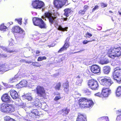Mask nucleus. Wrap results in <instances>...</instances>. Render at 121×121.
I'll list each match as a JSON object with an SVG mask.
<instances>
[{"label": "nucleus", "mask_w": 121, "mask_h": 121, "mask_svg": "<svg viewBox=\"0 0 121 121\" xmlns=\"http://www.w3.org/2000/svg\"><path fill=\"white\" fill-rule=\"evenodd\" d=\"M113 83L112 80L109 77H106L101 80V84L106 87H104L102 90V94L103 98L107 97L111 93V91L108 88Z\"/></svg>", "instance_id": "nucleus-1"}, {"label": "nucleus", "mask_w": 121, "mask_h": 121, "mask_svg": "<svg viewBox=\"0 0 121 121\" xmlns=\"http://www.w3.org/2000/svg\"><path fill=\"white\" fill-rule=\"evenodd\" d=\"M107 55L110 58L114 59L121 56V47H111L108 51Z\"/></svg>", "instance_id": "nucleus-2"}, {"label": "nucleus", "mask_w": 121, "mask_h": 121, "mask_svg": "<svg viewBox=\"0 0 121 121\" xmlns=\"http://www.w3.org/2000/svg\"><path fill=\"white\" fill-rule=\"evenodd\" d=\"M78 103L79 107L82 108H90L94 104L92 99L85 97L81 98L78 100Z\"/></svg>", "instance_id": "nucleus-3"}, {"label": "nucleus", "mask_w": 121, "mask_h": 121, "mask_svg": "<svg viewBox=\"0 0 121 121\" xmlns=\"http://www.w3.org/2000/svg\"><path fill=\"white\" fill-rule=\"evenodd\" d=\"M0 110L3 113H11L15 111V107L12 104L3 103L1 105Z\"/></svg>", "instance_id": "nucleus-4"}, {"label": "nucleus", "mask_w": 121, "mask_h": 121, "mask_svg": "<svg viewBox=\"0 0 121 121\" xmlns=\"http://www.w3.org/2000/svg\"><path fill=\"white\" fill-rule=\"evenodd\" d=\"M12 32L13 33H18V36L16 35V39L23 38L25 35V31L20 27L19 26H14L12 29Z\"/></svg>", "instance_id": "nucleus-5"}, {"label": "nucleus", "mask_w": 121, "mask_h": 121, "mask_svg": "<svg viewBox=\"0 0 121 121\" xmlns=\"http://www.w3.org/2000/svg\"><path fill=\"white\" fill-rule=\"evenodd\" d=\"M33 22L34 25L38 26L41 29H46L47 26L42 19L38 17H34L33 19Z\"/></svg>", "instance_id": "nucleus-6"}, {"label": "nucleus", "mask_w": 121, "mask_h": 121, "mask_svg": "<svg viewBox=\"0 0 121 121\" xmlns=\"http://www.w3.org/2000/svg\"><path fill=\"white\" fill-rule=\"evenodd\" d=\"M112 76L114 79L120 83L121 81V69L117 67L114 69V71L112 73Z\"/></svg>", "instance_id": "nucleus-7"}, {"label": "nucleus", "mask_w": 121, "mask_h": 121, "mask_svg": "<svg viewBox=\"0 0 121 121\" xmlns=\"http://www.w3.org/2000/svg\"><path fill=\"white\" fill-rule=\"evenodd\" d=\"M35 92L37 95L39 97L44 98L46 96L45 90L43 86L40 85L37 86Z\"/></svg>", "instance_id": "nucleus-8"}, {"label": "nucleus", "mask_w": 121, "mask_h": 121, "mask_svg": "<svg viewBox=\"0 0 121 121\" xmlns=\"http://www.w3.org/2000/svg\"><path fill=\"white\" fill-rule=\"evenodd\" d=\"M32 5L34 9H40L45 6L44 3L40 0H35L32 2Z\"/></svg>", "instance_id": "nucleus-9"}, {"label": "nucleus", "mask_w": 121, "mask_h": 121, "mask_svg": "<svg viewBox=\"0 0 121 121\" xmlns=\"http://www.w3.org/2000/svg\"><path fill=\"white\" fill-rule=\"evenodd\" d=\"M88 85L92 90H97L99 86L98 83L97 81L94 79H91L88 81Z\"/></svg>", "instance_id": "nucleus-10"}, {"label": "nucleus", "mask_w": 121, "mask_h": 121, "mask_svg": "<svg viewBox=\"0 0 121 121\" xmlns=\"http://www.w3.org/2000/svg\"><path fill=\"white\" fill-rule=\"evenodd\" d=\"M67 0H54L53 4L57 9L61 8L66 3Z\"/></svg>", "instance_id": "nucleus-11"}, {"label": "nucleus", "mask_w": 121, "mask_h": 121, "mask_svg": "<svg viewBox=\"0 0 121 121\" xmlns=\"http://www.w3.org/2000/svg\"><path fill=\"white\" fill-rule=\"evenodd\" d=\"M70 39V37H67L62 47L58 51V53H61L64 50H66L70 46V43L69 40Z\"/></svg>", "instance_id": "nucleus-12"}, {"label": "nucleus", "mask_w": 121, "mask_h": 121, "mask_svg": "<svg viewBox=\"0 0 121 121\" xmlns=\"http://www.w3.org/2000/svg\"><path fill=\"white\" fill-rule=\"evenodd\" d=\"M90 70L91 72L95 74H97L100 73L101 72V68L99 65H93L91 67Z\"/></svg>", "instance_id": "nucleus-13"}, {"label": "nucleus", "mask_w": 121, "mask_h": 121, "mask_svg": "<svg viewBox=\"0 0 121 121\" xmlns=\"http://www.w3.org/2000/svg\"><path fill=\"white\" fill-rule=\"evenodd\" d=\"M1 99L3 102L6 103H10L11 100V98L7 93L4 94L2 95Z\"/></svg>", "instance_id": "nucleus-14"}, {"label": "nucleus", "mask_w": 121, "mask_h": 121, "mask_svg": "<svg viewBox=\"0 0 121 121\" xmlns=\"http://www.w3.org/2000/svg\"><path fill=\"white\" fill-rule=\"evenodd\" d=\"M76 121H87L86 117L85 114L79 113L78 114Z\"/></svg>", "instance_id": "nucleus-15"}, {"label": "nucleus", "mask_w": 121, "mask_h": 121, "mask_svg": "<svg viewBox=\"0 0 121 121\" xmlns=\"http://www.w3.org/2000/svg\"><path fill=\"white\" fill-rule=\"evenodd\" d=\"M27 82L25 80H23L20 82L19 83L16 85V86L17 88H20L23 87H26L27 85Z\"/></svg>", "instance_id": "nucleus-16"}, {"label": "nucleus", "mask_w": 121, "mask_h": 121, "mask_svg": "<svg viewBox=\"0 0 121 121\" xmlns=\"http://www.w3.org/2000/svg\"><path fill=\"white\" fill-rule=\"evenodd\" d=\"M10 95L11 97L13 99H16L18 98V94L15 90L12 89L10 90Z\"/></svg>", "instance_id": "nucleus-17"}, {"label": "nucleus", "mask_w": 121, "mask_h": 121, "mask_svg": "<svg viewBox=\"0 0 121 121\" xmlns=\"http://www.w3.org/2000/svg\"><path fill=\"white\" fill-rule=\"evenodd\" d=\"M70 111V109L67 107L60 110L59 112L63 116H64L68 115Z\"/></svg>", "instance_id": "nucleus-18"}, {"label": "nucleus", "mask_w": 121, "mask_h": 121, "mask_svg": "<svg viewBox=\"0 0 121 121\" xmlns=\"http://www.w3.org/2000/svg\"><path fill=\"white\" fill-rule=\"evenodd\" d=\"M63 86L64 88L63 90L65 92H68L69 91V82L68 80L64 83L63 84Z\"/></svg>", "instance_id": "nucleus-19"}, {"label": "nucleus", "mask_w": 121, "mask_h": 121, "mask_svg": "<svg viewBox=\"0 0 121 121\" xmlns=\"http://www.w3.org/2000/svg\"><path fill=\"white\" fill-rule=\"evenodd\" d=\"M64 11L65 13H64V15L66 17H68L69 14H71V13L73 12L71 9L69 8H67L64 10Z\"/></svg>", "instance_id": "nucleus-20"}, {"label": "nucleus", "mask_w": 121, "mask_h": 121, "mask_svg": "<svg viewBox=\"0 0 121 121\" xmlns=\"http://www.w3.org/2000/svg\"><path fill=\"white\" fill-rule=\"evenodd\" d=\"M40 104V102L36 100L33 103H30V105L29 106V108H35L36 106H39V104Z\"/></svg>", "instance_id": "nucleus-21"}, {"label": "nucleus", "mask_w": 121, "mask_h": 121, "mask_svg": "<svg viewBox=\"0 0 121 121\" xmlns=\"http://www.w3.org/2000/svg\"><path fill=\"white\" fill-rule=\"evenodd\" d=\"M7 69L6 67V65L4 64H0V74L3 73L6 71V69Z\"/></svg>", "instance_id": "nucleus-22"}, {"label": "nucleus", "mask_w": 121, "mask_h": 121, "mask_svg": "<svg viewBox=\"0 0 121 121\" xmlns=\"http://www.w3.org/2000/svg\"><path fill=\"white\" fill-rule=\"evenodd\" d=\"M110 70L111 68L109 66H105L103 68V72L105 74H108L110 72Z\"/></svg>", "instance_id": "nucleus-23"}, {"label": "nucleus", "mask_w": 121, "mask_h": 121, "mask_svg": "<svg viewBox=\"0 0 121 121\" xmlns=\"http://www.w3.org/2000/svg\"><path fill=\"white\" fill-rule=\"evenodd\" d=\"M33 113L35 114L36 115L40 117L41 115L43 114L42 113L41 111H39L36 109H32L31 111Z\"/></svg>", "instance_id": "nucleus-24"}, {"label": "nucleus", "mask_w": 121, "mask_h": 121, "mask_svg": "<svg viewBox=\"0 0 121 121\" xmlns=\"http://www.w3.org/2000/svg\"><path fill=\"white\" fill-rule=\"evenodd\" d=\"M1 48L4 51L6 52H7L11 53L12 52H16V49H15V48H13V49L11 50H8L7 48L3 46H1Z\"/></svg>", "instance_id": "nucleus-25"}, {"label": "nucleus", "mask_w": 121, "mask_h": 121, "mask_svg": "<svg viewBox=\"0 0 121 121\" xmlns=\"http://www.w3.org/2000/svg\"><path fill=\"white\" fill-rule=\"evenodd\" d=\"M116 94L117 96L119 97L121 95V86H118L117 88Z\"/></svg>", "instance_id": "nucleus-26"}, {"label": "nucleus", "mask_w": 121, "mask_h": 121, "mask_svg": "<svg viewBox=\"0 0 121 121\" xmlns=\"http://www.w3.org/2000/svg\"><path fill=\"white\" fill-rule=\"evenodd\" d=\"M8 28L6 26L4 25V24H2L0 25V30L1 31H5Z\"/></svg>", "instance_id": "nucleus-27"}, {"label": "nucleus", "mask_w": 121, "mask_h": 121, "mask_svg": "<svg viewBox=\"0 0 121 121\" xmlns=\"http://www.w3.org/2000/svg\"><path fill=\"white\" fill-rule=\"evenodd\" d=\"M61 86V83L60 82H59L56 84L55 88L56 90L59 91L60 90Z\"/></svg>", "instance_id": "nucleus-28"}, {"label": "nucleus", "mask_w": 121, "mask_h": 121, "mask_svg": "<svg viewBox=\"0 0 121 121\" xmlns=\"http://www.w3.org/2000/svg\"><path fill=\"white\" fill-rule=\"evenodd\" d=\"M84 93L86 95H89L91 94V91L89 89H86L84 90Z\"/></svg>", "instance_id": "nucleus-29"}, {"label": "nucleus", "mask_w": 121, "mask_h": 121, "mask_svg": "<svg viewBox=\"0 0 121 121\" xmlns=\"http://www.w3.org/2000/svg\"><path fill=\"white\" fill-rule=\"evenodd\" d=\"M99 121H109L108 117H101L99 119Z\"/></svg>", "instance_id": "nucleus-30"}, {"label": "nucleus", "mask_w": 121, "mask_h": 121, "mask_svg": "<svg viewBox=\"0 0 121 121\" xmlns=\"http://www.w3.org/2000/svg\"><path fill=\"white\" fill-rule=\"evenodd\" d=\"M68 28L67 27H65L64 28H63L61 26H59L58 28V30H59L64 31H67V29Z\"/></svg>", "instance_id": "nucleus-31"}, {"label": "nucleus", "mask_w": 121, "mask_h": 121, "mask_svg": "<svg viewBox=\"0 0 121 121\" xmlns=\"http://www.w3.org/2000/svg\"><path fill=\"white\" fill-rule=\"evenodd\" d=\"M4 120L6 121H16L14 119L10 118L9 116H6L4 117Z\"/></svg>", "instance_id": "nucleus-32"}, {"label": "nucleus", "mask_w": 121, "mask_h": 121, "mask_svg": "<svg viewBox=\"0 0 121 121\" xmlns=\"http://www.w3.org/2000/svg\"><path fill=\"white\" fill-rule=\"evenodd\" d=\"M29 117H30L31 118L34 119L37 117L38 116L36 115L35 114L33 113L31 111L30 113L29 114Z\"/></svg>", "instance_id": "nucleus-33"}, {"label": "nucleus", "mask_w": 121, "mask_h": 121, "mask_svg": "<svg viewBox=\"0 0 121 121\" xmlns=\"http://www.w3.org/2000/svg\"><path fill=\"white\" fill-rule=\"evenodd\" d=\"M32 65L36 67H38L41 66V65L39 63L37 62H32Z\"/></svg>", "instance_id": "nucleus-34"}, {"label": "nucleus", "mask_w": 121, "mask_h": 121, "mask_svg": "<svg viewBox=\"0 0 121 121\" xmlns=\"http://www.w3.org/2000/svg\"><path fill=\"white\" fill-rule=\"evenodd\" d=\"M44 15L48 19L52 16V14L50 12H47L45 13Z\"/></svg>", "instance_id": "nucleus-35"}, {"label": "nucleus", "mask_w": 121, "mask_h": 121, "mask_svg": "<svg viewBox=\"0 0 121 121\" xmlns=\"http://www.w3.org/2000/svg\"><path fill=\"white\" fill-rule=\"evenodd\" d=\"M56 18V17L52 16L48 19L49 22H50L52 24L53 23L54 20Z\"/></svg>", "instance_id": "nucleus-36"}, {"label": "nucleus", "mask_w": 121, "mask_h": 121, "mask_svg": "<svg viewBox=\"0 0 121 121\" xmlns=\"http://www.w3.org/2000/svg\"><path fill=\"white\" fill-rule=\"evenodd\" d=\"M47 59V57L45 56H39L38 59L37 61H41L43 60H45Z\"/></svg>", "instance_id": "nucleus-37"}, {"label": "nucleus", "mask_w": 121, "mask_h": 121, "mask_svg": "<svg viewBox=\"0 0 121 121\" xmlns=\"http://www.w3.org/2000/svg\"><path fill=\"white\" fill-rule=\"evenodd\" d=\"M95 41V39H93L89 41H87V40H85L83 41L82 43L84 44H85L88 42H91L93 41Z\"/></svg>", "instance_id": "nucleus-38"}, {"label": "nucleus", "mask_w": 121, "mask_h": 121, "mask_svg": "<svg viewBox=\"0 0 121 121\" xmlns=\"http://www.w3.org/2000/svg\"><path fill=\"white\" fill-rule=\"evenodd\" d=\"M95 96H98L100 97H102V98H103V95L102 94V91L101 93L99 92L96 93L95 94Z\"/></svg>", "instance_id": "nucleus-39"}, {"label": "nucleus", "mask_w": 121, "mask_h": 121, "mask_svg": "<svg viewBox=\"0 0 121 121\" xmlns=\"http://www.w3.org/2000/svg\"><path fill=\"white\" fill-rule=\"evenodd\" d=\"M85 12L83 9H81L78 12V14L80 15H83L85 14Z\"/></svg>", "instance_id": "nucleus-40"}, {"label": "nucleus", "mask_w": 121, "mask_h": 121, "mask_svg": "<svg viewBox=\"0 0 121 121\" xmlns=\"http://www.w3.org/2000/svg\"><path fill=\"white\" fill-rule=\"evenodd\" d=\"M25 99L29 101L31 100L32 99V98L31 96L28 95H25Z\"/></svg>", "instance_id": "nucleus-41"}, {"label": "nucleus", "mask_w": 121, "mask_h": 121, "mask_svg": "<svg viewBox=\"0 0 121 121\" xmlns=\"http://www.w3.org/2000/svg\"><path fill=\"white\" fill-rule=\"evenodd\" d=\"M22 19L21 18L19 19H15V21H17L19 24L21 25L22 23Z\"/></svg>", "instance_id": "nucleus-42"}, {"label": "nucleus", "mask_w": 121, "mask_h": 121, "mask_svg": "<svg viewBox=\"0 0 121 121\" xmlns=\"http://www.w3.org/2000/svg\"><path fill=\"white\" fill-rule=\"evenodd\" d=\"M109 62V60H103L102 61H100V63L102 65L107 64Z\"/></svg>", "instance_id": "nucleus-43"}, {"label": "nucleus", "mask_w": 121, "mask_h": 121, "mask_svg": "<svg viewBox=\"0 0 121 121\" xmlns=\"http://www.w3.org/2000/svg\"><path fill=\"white\" fill-rule=\"evenodd\" d=\"M83 8V10H85V11L86 12L89 9V6L87 5H85L84 6Z\"/></svg>", "instance_id": "nucleus-44"}, {"label": "nucleus", "mask_w": 121, "mask_h": 121, "mask_svg": "<svg viewBox=\"0 0 121 121\" xmlns=\"http://www.w3.org/2000/svg\"><path fill=\"white\" fill-rule=\"evenodd\" d=\"M61 98V97L60 96H56L54 99L55 101H57Z\"/></svg>", "instance_id": "nucleus-45"}, {"label": "nucleus", "mask_w": 121, "mask_h": 121, "mask_svg": "<svg viewBox=\"0 0 121 121\" xmlns=\"http://www.w3.org/2000/svg\"><path fill=\"white\" fill-rule=\"evenodd\" d=\"M101 6L102 8H104L107 7V4L104 3H100Z\"/></svg>", "instance_id": "nucleus-46"}, {"label": "nucleus", "mask_w": 121, "mask_h": 121, "mask_svg": "<svg viewBox=\"0 0 121 121\" xmlns=\"http://www.w3.org/2000/svg\"><path fill=\"white\" fill-rule=\"evenodd\" d=\"M86 35L87 36H88V37L89 38H90V37L92 36V35L91 34L88 32H87L86 34Z\"/></svg>", "instance_id": "nucleus-47"}, {"label": "nucleus", "mask_w": 121, "mask_h": 121, "mask_svg": "<svg viewBox=\"0 0 121 121\" xmlns=\"http://www.w3.org/2000/svg\"><path fill=\"white\" fill-rule=\"evenodd\" d=\"M17 80V79L16 78L14 77L11 79H10V81L11 82H14L16 80Z\"/></svg>", "instance_id": "nucleus-48"}, {"label": "nucleus", "mask_w": 121, "mask_h": 121, "mask_svg": "<svg viewBox=\"0 0 121 121\" xmlns=\"http://www.w3.org/2000/svg\"><path fill=\"white\" fill-rule=\"evenodd\" d=\"M99 7V6L98 5H96L94 8L92 9V12L94 11L96 9H97Z\"/></svg>", "instance_id": "nucleus-49"}, {"label": "nucleus", "mask_w": 121, "mask_h": 121, "mask_svg": "<svg viewBox=\"0 0 121 121\" xmlns=\"http://www.w3.org/2000/svg\"><path fill=\"white\" fill-rule=\"evenodd\" d=\"M7 56L5 54H1V58H5L7 57Z\"/></svg>", "instance_id": "nucleus-50"}, {"label": "nucleus", "mask_w": 121, "mask_h": 121, "mask_svg": "<svg viewBox=\"0 0 121 121\" xmlns=\"http://www.w3.org/2000/svg\"><path fill=\"white\" fill-rule=\"evenodd\" d=\"M81 81L79 82V81L78 80L76 82V84L77 85H80L81 84Z\"/></svg>", "instance_id": "nucleus-51"}, {"label": "nucleus", "mask_w": 121, "mask_h": 121, "mask_svg": "<svg viewBox=\"0 0 121 121\" xmlns=\"http://www.w3.org/2000/svg\"><path fill=\"white\" fill-rule=\"evenodd\" d=\"M13 45V43L12 42H10L9 43V46H12Z\"/></svg>", "instance_id": "nucleus-52"}, {"label": "nucleus", "mask_w": 121, "mask_h": 121, "mask_svg": "<svg viewBox=\"0 0 121 121\" xmlns=\"http://www.w3.org/2000/svg\"><path fill=\"white\" fill-rule=\"evenodd\" d=\"M40 52V51L38 50H37L36 52V54H39Z\"/></svg>", "instance_id": "nucleus-53"}, {"label": "nucleus", "mask_w": 121, "mask_h": 121, "mask_svg": "<svg viewBox=\"0 0 121 121\" xmlns=\"http://www.w3.org/2000/svg\"><path fill=\"white\" fill-rule=\"evenodd\" d=\"M8 24H9L10 25H12L13 24V22H11L8 23Z\"/></svg>", "instance_id": "nucleus-54"}, {"label": "nucleus", "mask_w": 121, "mask_h": 121, "mask_svg": "<svg viewBox=\"0 0 121 121\" xmlns=\"http://www.w3.org/2000/svg\"><path fill=\"white\" fill-rule=\"evenodd\" d=\"M67 17L65 18H64L63 19V20L64 21H66L68 19V18H67Z\"/></svg>", "instance_id": "nucleus-55"}, {"label": "nucleus", "mask_w": 121, "mask_h": 121, "mask_svg": "<svg viewBox=\"0 0 121 121\" xmlns=\"http://www.w3.org/2000/svg\"><path fill=\"white\" fill-rule=\"evenodd\" d=\"M32 62L31 61H26V63H28V64H29L30 63H31Z\"/></svg>", "instance_id": "nucleus-56"}, {"label": "nucleus", "mask_w": 121, "mask_h": 121, "mask_svg": "<svg viewBox=\"0 0 121 121\" xmlns=\"http://www.w3.org/2000/svg\"><path fill=\"white\" fill-rule=\"evenodd\" d=\"M84 51L83 50H82V49L81 50H80V51H78L77 52H76L75 53H78V52H81L82 51Z\"/></svg>", "instance_id": "nucleus-57"}, {"label": "nucleus", "mask_w": 121, "mask_h": 121, "mask_svg": "<svg viewBox=\"0 0 121 121\" xmlns=\"http://www.w3.org/2000/svg\"><path fill=\"white\" fill-rule=\"evenodd\" d=\"M80 76L79 75L77 77V78H80Z\"/></svg>", "instance_id": "nucleus-58"}, {"label": "nucleus", "mask_w": 121, "mask_h": 121, "mask_svg": "<svg viewBox=\"0 0 121 121\" xmlns=\"http://www.w3.org/2000/svg\"><path fill=\"white\" fill-rule=\"evenodd\" d=\"M109 12L110 13H113V12L112 11H111V10H109Z\"/></svg>", "instance_id": "nucleus-59"}, {"label": "nucleus", "mask_w": 121, "mask_h": 121, "mask_svg": "<svg viewBox=\"0 0 121 121\" xmlns=\"http://www.w3.org/2000/svg\"><path fill=\"white\" fill-rule=\"evenodd\" d=\"M118 12L119 13V14L121 15V13L120 12V11H118Z\"/></svg>", "instance_id": "nucleus-60"}, {"label": "nucleus", "mask_w": 121, "mask_h": 121, "mask_svg": "<svg viewBox=\"0 0 121 121\" xmlns=\"http://www.w3.org/2000/svg\"><path fill=\"white\" fill-rule=\"evenodd\" d=\"M43 104L42 105H41V108H42V109H44V108H43Z\"/></svg>", "instance_id": "nucleus-61"}, {"label": "nucleus", "mask_w": 121, "mask_h": 121, "mask_svg": "<svg viewBox=\"0 0 121 121\" xmlns=\"http://www.w3.org/2000/svg\"><path fill=\"white\" fill-rule=\"evenodd\" d=\"M1 57V54H0V58Z\"/></svg>", "instance_id": "nucleus-62"}, {"label": "nucleus", "mask_w": 121, "mask_h": 121, "mask_svg": "<svg viewBox=\"0 0 121 121\" xmlns=\"http://www.w3.org/2000/svg\"><path fill=\"white\" fill-rule=\"evenodd\" d=\"M49 47H51V46H50V45H48V46Z\"/></svg>", "instance_id": "nucleus-63"}, {"label": "nucleus", "mask_w": 121, "mask_h": 121, "mask_svg": "<svg viewBox=\"0 0 121 121\" xmlns=\"http://www.w3.org/2000/svg\"><path fill=\"white\" fill-rule=\"evenodd\" d=\"M63 121H66V120H63Z\"/></svg>", "instance_id": "nucleus-64"}]
</instances>
